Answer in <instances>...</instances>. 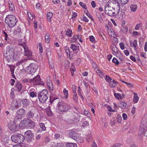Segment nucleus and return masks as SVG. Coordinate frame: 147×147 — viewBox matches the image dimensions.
I'll list each match as a JSON object with an SVG mask.
<instances>
[{
  "mask_svg": "<svg viewBox=\"0 0 147 147\" xmlns=\"http://www.w3.org/2000/svg\"><path fill=\"white\" fill-rule=\"evenodd\" d=\"M119 45L121 49L123 50L124 49V45L122 42H121L119 44Z\"/></svg>",
  "mask_w": 147,
  "mask_h": 147,
  "instance_id": "63",
  "label": "nucleus"
},
{
  "mask_svg": "<svg viewBox=\"0 0 147 147\" xmlns=\"http://www.w3.org/2000/svg\"><path fill=\"white\" fill-rule=\"evenodd\" d=\"M128 28L127 27H123L122 31H123V32L126 33L128 31Z\"/></svg>",
  "mask_w": 147,
  "mask_h": 147,
  "instance_id": "60",
  "label": "nucleus"
},
{
  "mask_svg": "<svg viewBox=\"0 0 147 147\" xmlns=\"http://www.w3.org/2000/svg\"><path fill=\"white\" fill-rule=\"evenodd\" d=\"M69 137L72 139L75 140L78 143H82L83 142L82 139H81L80 141H79V139L78 138V134L75 131H71L70 132L69 134Z\"/></svg>",
  "mask_w": 147,
  "mask_h": 147,
  "instance_id": "8",
  "label": "nucleus"
},
{
  "mask_svg": "<svg viewBox=\"0 0 147 147\" xmlns=\"http://www.w3.org/2000/svg\"><path fill=\"white\" fill-rule=\"evenodd\" d=\"M114 95L115 98L118 99H119L122 98L120 94L119 93L117 94L116 93H114Z\"/></svg>",
  "mask_w": 147,
  "mask_h": 147,
  "instance_id": "43",
  "label": "nucleus"
},
{
  "mask_svg": "<svg viewBox=\"0 0 147 147\" xmlns=\"http://www.w3.org/2000/svg\"><path fill=\"white\" fill-rule=\"evenodd\" d=\"M72 91L73 93H75L76 92V87L75 85H73L72 87Z\"/></svg>",
  "mask_w": 147,
  "mask_h": 147,
  "instance_id": "61",
  "label": "nucleus"
},
{
  "mask_svg": "<svg viewBox=\"0 0 147 147\" xmlns=\"http://www.w3.org/2000/svg\"><path fill=\"white\" fill-rule=\"evenodd\" d=\"M16 122H14L13 121H10L8 123V127L10 130L13 131H16L17 128V125L16 124Z\"/></svg>",
  "mask_w": 147,
  "mask_h": 147,
  "instance_id": "14",
  "label": "nucleus"
},
{
  "mask_svg": "<svg viewBox=\"0 0 147 147\" xmlns=\"http://www.w3.org/2000/svg\"><path fill=\"white\" fill-rule=\"evenodd\" d=\"M49 94L47 90H43L42 91L38 93V97L39 100L42 103H44L47 100Z\"/></svg>",
  "mask_w": 147,
  "mask_h": 147,
  "instance_id": "3",
  "label": "nucleus"
},
{
  "mask_svg": "<svg viewBox=\"0 0 147 147\" xmlns=\"http://www.w3.org/2000/svg\"><path fill=\"white\" fill-rule=\"evenodd\" d=\"M77 39H78L80 42H82L81 35L79 34L78 35H74L73 36V40L75 42Z\"/></svg>",
  "mask_w": 147,
  "mask_h": 147,
  "instance_id": "22",
  "label": "nucleus"
},
{
  "mask_svg": "<svg viewBox=\"0 0 147 147\" xmlns=\"http://www.w3.org/2000/svg\"><path fill=\"white\" fill-rule=\"evenodd\" d=\"M22 103L24 106L26 107L29 105L30 102L28 99H24L22 100Z\"/></svg>",
  "mask_w": 147,
  "mask_h": 147,
  "instance_id": "23",
  "label": "nucleus"
},
{
  "mask_svg": "<svg viewBox=\"0 0 147 147\" xmlns=\"http://www.w3.org/2000/svg\"><path fill=\"white\" fill-rule=\"evenodd\" d=\"M16 87L17 88L18 90L20 91L22 88V85L19 82H17L16 85Z\"/></svg>",
  "mask_w": 147,
  "mask_h": 147,
  "instance_id": "37",
  "label": "nucleus"
},
{
  "mask_svg": "<svg viewBox=\"0 0 147 147\" xmlns=\"http://www.w3.org/2000/svg\"><path fill=\"white\" fill-rule=\"evenodd\" d=\"M22 26L21 25H19L17 29L16 30V32L20 33L21 32Z\"/></svg>",
  "mask_w": 147,
  "mask_h": 147,
  "instance_id": "47",
  "label": "nucleus"
},
{
  "mask_svg": "<svg viewBox=\"0 0 147 147\" xmlns=\"http://www.w3.org/2000/svg\"><path fill=\"white\" fill-rule=\"evenodd\" d=\"M109 83V86L112 88L115 87L117 85V84H118L117 82L113 79H112V80H111Z\"/></svg>",
  "mask_w": 147,
  "mask_h": 147,
  "instance_id": "18",
  "label": "nucleus"
},
{
  "mask_svg": "<svg viewBox=\"0 0 147 147\" xmlns=\"http://www.w3.org/2000/svg\"><path fill=\"white\" fill-rule=\"evenodd\" d=\"M110 5L109 4V2L107 3L105 5V11H106V9L108 7V9H109V10H113L114 9L113 7H112V6H110Z\"/></svg>",
  "mask_w": 147,
  "mask_h": 147,
  "instance_id": "35",
  "label": "nucleus"
},
{
  "mask_svg": "<svg viewBox=\"0 0 147 147\" xmlns=\"http://www.w3.org/2000/svg\"><path fill=\"white\" fill-rule=\"evenodd\" d=\"M63 93L65 95V97L66 99H67L68 96V91L66 89H64L63 90Z\"/></svg>",
  "mask_w": 147,
  "mask_h": 147,
  "instance_id": "40",
  "label": "nucleus"
},
{
  "mask_svg": "<svg viewBox=\"0 0 147 147\" xmlns=\"http://www.w3.org/2000/svg\"><path fill=\"white\" fill-rule=\"evenodd\" d=\"M11 105L12 107H15L16 109L18 108L19 107L17 103V101L16 99L13 100Z\"/></svg>",
  "mask_w": 147,
  "mask_h": 147,
  "instance_id": "29",
  "label": "nucleus"
},
{
  "mask_svg": "<svg viewBox=\"0 0 147 147\" xmlns=\"http://www.w3.org/2000/svg\"><path fill=\"white\" fill-rule=\"evenodd\" d=\"M10 69L11 74H13L14 70V67L13 66H10Z\"/></svg>",
  "mask_w": 147,
  "mask_h": 147,
  "instance_id": "55",
  "label": "nucleus"
},
{
  "mask_svg": "<svg viewBox=\"0 0 147 147\" xmlns=\"http://www.w3.org/2000/svg\"><path fill=\"white\" fill-rule=\"evenodd\" d=\"M130 45L131 47H134V48L136 49L137 46V40H135L133 42L132 41L130 42Z\"/></svg>",
  "mask_w": 147,
  "mask_h": 147,
  "instance_id": "27",
  "label": "nucleus"
},
{
  "mask_svg": "<svg viewBox=\"0 0 147 147\" xmlns=\"http://www.w3.org/2000/svg\"><path fill=\"white\" fill-rule=\"evenodd\" d=\"M108 33L109 36H111L112 37H114L115 32L113 29H108Z\"/></svg>",
  "mask_w": 147,
  "mask_h": 147,
  "instance_id": "34",
  "label": "nucleus"
},
{
  "mask_svg": "<svg viewBox=\"0 0 147 147\" xmlns=\"http://www.w3.org/2000/svg\"><path fill=\"white\" fill-rule=\"evenodd\" d=\"M134 98L133 101L134 103H136L137 102L138 100V94H137L135 93H134Z\"/></svg>",
  "mask_w": 147,
  "mask_h": 147,
  "instance_id": "41",
  "label": "nucleus"
},
{
  "mask_svg": "<svg viewBox=\"0 0 147 147\" xmlns=\"http://www.w3.org/2000/svg\"><path fill=\"white\" fill-rule=\"evenodd\" d=\"M57 109L61 112H65L67 111L70 109V107L65 105L63 103L59 102L57 105Z\"/></svg>",
  "mask_w": 147,
  "mask_h": 147,
  "instance_id": "6",
  "label": "nucleus"
},
{
  "mask_svg": "<svg viewBox=\"0 0 147 147\" xmlns=\"http://www.w3.org/2000/svg\"><path fill=\"white\" fill-rule=\"evenodd\" d=\"M39 50L40 53H42V44L41 43H39Z\"/></svg>",
  "mask_w": 147,
  "mask_h": 147,
  "instance_id": "53",
  "label": "nucleus"
},
{
  "mask_svg": "<svg viewBox=\"0 0 147 147\" xmlns=\"http://www.w3.org/2000/svg\"><path fill=\"white\" fill-rule=\"evenodd\" d=\"M112 62L117 65H118L119 64V62L115 58H113L112 60Z\"/></svg>",
  "mask_w": 147,
  "mask_h": 147,
  "instance_id": "56",
  "label": "nucleus"
},
{
  "mask_svg": "<svg viewBox=\"0 0 147 147\" xmlns=\"http://www.w3.org/2000/svg\"><path fill=\"white\" fill-rule=\"evenodd\" d=\"M78 96L76 94L73 96V100L75 102H76L78 100Z\"/></svg>",
  "mask_w": 147,
  "mask_h": 147,
  "instance_id": "52",
  "label": "nucleus"
},
{
  "mask_svg": "<svg viewBox=\"0 0 147 147\" xmlns=\"http://www.w3.org/2000/svg\"><path fill=\"white\" fill-rule=\"evenodd\" d=\"M34 116V113L31 111H29L26 115L27 119H32Z\"/></svg>",
  "mask_w": 147,
  "mask_h": 147,
  "instance_id": "19",
  "label": "nucleus"
},
{
  "mask_svg": "<svg viewBox=\"0 0 147 147\" xmlns=\"http://www.w3.org/2000/svg\"><path fill=\"white\" fill-rule=\"evenodd\" d=\"M19 45L22 46L24 50V55L28 57V59H31L32 56V53L31 51L28 49L26 45V43L25 42L19 43Z\"/></svg>",
  "mask_w": 147,
  "mask_h": 147,
  "instance_id": "5",
  "label": "nucleus"
},
{
  "mask_svg": "<svg viewBox=\"0 0 147 147\" xmlns=\"http://www.w3.org/2000/svg\"><path fill=\"white\" fill-rule=\"evenodd\" d=\"M11 138L14 142L17 143H21L24 141V137L21 134H17L12 136Z\"/></svg>",
  "mask_w": 147,
  "mask_h": 147,
  "instance_id": "4",
  "label": "nucleus"
},
{
  "mask_svg": "<svg viewBox=\"0 0 147 147\" xmlns=\"http://www.w3.org/2000/svg\"><path fill=\"white\" fill-rule=\"evenodd\" d=\"M25 138L28 142L30 141L33 138V135L30 130H29L25 133Z\"/></svg>",
  "mask_w": 147,
  "mask_h": 147,
  "instance_id": "11",
  "label": "nucleus"
},
{
  "mask_svg": "<svg viewBox=\"0 0 147 147\" xmlns=\"http://www.w3.org/2000/svg\"><path fill=\"white\" fill-rule=\"evenodd\" d=\"M79 4L81 7L86 9H87V7H86V4L85 3H83L82 2H80L79 3Z\"/></svg>",
  "mask_w": 147,
  "mask_h": 147,
  "instance_id": "50",
  "label": "nucleus"
},
{
  "mask_svg": "<svg viewBox=\"0 0 147 147\" xmlns=\"http://www.w3.org/2000/svg\"><path fill=\"white\" fill-rule=\"evenodd\" d=\"M53 13L52 12H49L47 13V19L49 22H51V18L53 17Z\"/></svg>",
  "mask_w": 147,
  "mask_h": 147,
  "instance_id": "32",
  "label": "nucleus"
},
{
  "mask_svg": "<svg viewBox=\"0 0 147 147\" xmlns=\"http://www.w3.org/2000/svg\"><path fill=\"white\" fill-rule=\"evenodd\" d=\"M17 20L15 16L13 15H7L5 20V22L9 27H13L16 24Z\"/></svg>",
  "mask_w": 147,
  "mask_h": 147,
  "instance_id": "2",
  "label": "nucleus"
},
{
  "mask_svg": "<svg viewBox=\"0 0 147 147\" xmlns=\"http://www.w3.org/2000/svg\"><path fill=\"white\" fill-rule=\"evenodd\" d=\"M78 95L80 96L82 100H84V98L83 96L82 95V92L81 90H80V88L79 86L78 88Z\"/></svg>",
  "mask_w": 147,
  "mask_h": 147,
  "instance_id": "38",
  "label": "nucleus"
},
{
  "mask_svg": "<svg viewBox=\"0 0 147 147\" xmlns=\"http://www.w3.org/2000/svg\"><path fill=\"white\" fill-rule=\"evenodd\" d=\"M47 84L49 92L52 93L53 92L54 88L51 80H50V77L49 76L47 78Z\"/></svg>",
  "mask_w": 147,
  "mask_h": 147,
  "instance_id": "12",
  "label": "nucleus"
},
{
  "mask_svg": "<svg viewBox=\"0 0 147 147\" xmlns=\"http://www.w3.org/2000/svg\"><path fill=\"white\" fill-rule=\"evenodd\" d=\"M20 144V145H18L20 147H26V145L25 143L22 142Z\"/></svg>",
  "mask_w": 147,
  "mask_h": 147,
  "instance_id": "64",
  "label": "nucleus"
},
{
  "mask_svg": "<svg viewBox=\"0 0 147 147\" xmlns=\"http://www.w3.org/2000/svg\"><path fill=\"white\" fill-rule=\"evenodd\" d=\"M36 94H35L34 92H31L30 93V96L32 97H35L36 96Z\"/></svg>",
  "mask_w": 147,
  "mask_h": 147,
  "instance_id": "57",
  "label": "nucleus"
},
{
  "mask_svg": "<svg viewBox=\"0 0 147 147\" xmlns=\"http://www.w3.org/2000/svg\"><path fill=\"white\" fill-rule=\"evenodd\" d=\"M113 10H109L108 7L106 9V11H105V14H107L111 16H116V14L113 11Z\"/></svg>",
  "mask_w": 147,
  "mask_h": 147,
  "instance_id": "16",
  "label": "nucleus"
},
{
  "mask_svg": "<svg viewBox=\"0 0 147 147\" xmlns=\"http://www.w3.org/2000/svg\"><path fill=\"white\" fill-rule=\"evenodd\" d=\"M110 6H112L114 10H119L120 9V4L119 2L116 0H111L109 2Z\"/></svg>",
  "mask_w": 147,
  "mask_h": 147,
  "instance_id": "7",
  "label": "nucleus"
},
{
  "mask_svg": "<svg viewBox=\"0 0 147 147\" xmlns=\"http://www.w3.org/2000/svg\"><path fill=\"white\" fill-rule=\"evenodd\" d=\"M25 110L22 108H21L17 111L16 114H19L22 116L25 114Z\"/></svg>",
  "mask_w": 147,
  "mask_h": 147,
  "instance_id": "28",
  "label": "nucleus"
},
{
  "mask_svg": "<svg viewBox=\"0 0 147 147\" xmlns=\"http://www.w3.org/2000/svg\"><path fill=\"white\" fill-rule=\"evenodd\" d=\"M65 51L66 53L67 54L68 52L69 53V56L70 57V52L69 51V47H67L65 48Z\"/></svg>",
  "mask_w": 147,
  "mask_h": 147,
  "instance_id": "59",
  "label": "nucleus"
},
{
  "mask_svg": "<svg viewBox=\"0 0 147 147\" xmlns=\"http://www.w3.org/2000/svg\"><path fill=\"white\" fill-rule=\"evenodd\" d=\"M96 15L97 18L99 19V20L100 22H102V17L100 14L99 13H98L96 14Z\"/></svg>",
  "mask_w": 147,
  "mask_h": 147,
  "instance_id": "51",
  "label": "nucleus"
},
{
  "mask_svg": "<svg viewBox=\"0 0 147 147\" xmlns=\"http://www.w3.org/2000/svg\"><path fill=\"white\" fill-rule=\"evenodd\" d=\"M119 107L123 109L126 108L127 107V104L125 102H120L118 104Z\"/></svg>",
  "mask_w": 147,
  "mask_h": 147,
  "instance_id": "20",
  "label": "nucleus"
},
{
  "mask_svg": "<svg viewBox=\"0 0 147 147\" xmlns=\"http://www.w3.org/2000/svg\"><path fill=\"white\" fill-rule=\"evenodd\" d=\"M26 125L27 128L29 129H33L36 125L35 122L31 119H26Z\"/></svg>",
  "mask_w": 147,
  "mask_h": 147,
  "instance_id": "10",
  "label": "nucleus"
},
{
  "mask_svg": "<svg viewBox=\"0 0 147 147\" xmlns=\"http://www.w3.org/2000/svg\"><path fill=\"white\" fill-rule=\"evenodd\" d=\"M113 49L114 50V53H113L117 57L121 56V52L119 51L115 45L113 46Z\"/></svg>",
  "mask_w": 147,
  "mask_h": 147,
  "instance_id": "17",
  "label": "nucleus"
},
{
  "mask_svg": "<svg viewBox=\"0 0 147 147\" xmlns=\"http://www.w3.org/2000/svg\"><path fill=\"white\" fill-rule=\"evenodd\" d=\"M92 66L97 74H100L101 71L98 68H97V65L94 62L92 63Z\"/></svg>",
  "mask_w": 147,
  "mask_h": 147,
  "instance_id": "25",
  "label": "nucleus"
},
{
  "mask_svg": "<svg viewBox=\"0 0 147 147\" xmlns=\"http://www.w3.org/2000/svg\"><path fill=\"white\" fill-rule=\"evenodd\" d=\"M14 50V47L11 45L7 47L6 52L4 55L7 63L12 62L15 59Z\"/></svg>",
  "mask_w": 147,
  "mask_h": 147,
  "instance_id": "1",
  "label": "nucleus"
},
{
  "mask_svg": "<svg viewBox=\"0 0 147 147\" xmlns=\"http://www.w3.org/2000/svg\"><path fill=\"white\" fill-rule=\"evenodd\" d=\"M41 78L40 76L38 75L36 77H34L32 79L29 80V82L30 83L33 82L36 84L42 85L41 83Z\"/></svg>",
  "mask_w": 147,
  "mask_h": 147,
  "instance_id": "9",
  "label": "nucleus"
},
{
  "mask_svg": "<svg viewBox=\"0 0 147 147\" xmlns=\"http://www.w3.org/2000/svg\"><path fill=\"white\" fill-rule=\"evenodd\" d=\"M128 0H121V2H120L119 3L120 4H125L127 3Z\"/></svg>",
  "mask_w": 147,
  "mask_h": 147,
  "instance_id": "58",
  "label": "nucleus"
},
{
  "mask_svg": "<svg viewBox=\"0 0 147 147\" xmlns=\"http://www.w3.org/2000/svg\"><path fill=\"white\" fill-rule=\"evenodd\" d=\"M27 60L28 59H22L17 63L16 65L17 66H19L20 65L26 62Z\"/></svg>",
  "mask_w": 147,
  "mask_h": 147,
  "instance_id": "30",
  "label": "nucleus"
},
{
  "mask_svg": "<svg viewBox=\"0 0 147 147\" xmlns=\"http://www.w3.org/2000/svg\"><path fill=\"white\" fill-rule=\"evenodd\" d=\"M46 54L47 57L51 56V53L50 49H47L46 50Z\"/></svg>",
  "mask_w": 147,
  "mask_h": 147,
  "instance_id": "49",
  "label": "nucleus"
},
{
  "mask_svg": "<svg viewBox=\"0 0 147 147\" xmlns=\"http://www.w3.org/2000/svg\"><path fill=\"white\" fill-rule=\"evenodd\" d=\"M73 51H76L77 50L78 47H77L74 44H72L70 47Z\"/></svg>",
  "mask_w": 147,
  "mask_h": 147,
  "instance_id": "44",
  "label": "nucleus"
},
{
  "mask_svg": "<svg viewBox=\"0 0 147 147\" xmlns=\"http://www.w3.org/2000/svg\"><path fill=\"white\" fill-rule=\"evenodd\" d=\"M23 116L19 114H16V116L14 118V122H17L18 120L22 119Z\"/></svg>",
  "mask_w": 147,
  "mask_h": 147,
  "instance_id": "24",
  "label": "nucleus"
},
{
  "mask_svg": "<svg viewBox=\"0 0 147 147\" xmlns=\"http://www.w3.org/2000/svg\"><path fill=\"white\" fill-rule=\"evenodd\" d=\"M66 146V147H77V144L72 143H67Z\"/></svg>",
  "mask_w": 147,
  "mask_h": 147,
  "instance_id": "33",
  "label": "nucleus"
},
{
  "mask_svg": "<svg viewBox=\"0 0 147 147\" xmlns=\"http://www.w3.org/2000/svg\"><path fill=\"white\" fill-rule=\"evenodd\" d=\"M26 119H24L21 122L19 125V126L20 128L22 129L23 128H27L26 124Z\"/></svg>",
  "mask_w": 147,
  "mask_h": 147,
  "instance_id": "15",
  "label": "nucleus"
},
{
  "mask_svg": "<svg viewBox=\"0 0 147 147\" xmlns=\"http://www.w3.org/2000/svg\"><path fill=\"white\" fill-rule=\"evenodd\" d=\"M117 119L119 123H121L122 119L120 116L118 115L117 116Z\"/></svg>",
  "mask_w": 147,
  "mask_h": 147,
  "instance_id": "48",
  "label": "nucleus"
},
{
  "mask_svg": "<svg viewBox=\"0 0 147 147\" xmlns=\"http://www.w3.org/2000/svg\"><path fill=\"white\" fill-rule=\"evenodd\" d=\"M92 139V137L91 134H88L87 135L86 140L87 142H88L90 140H91Z\"/></svg>",
  "mask_w": 147,
  "mask_h": 147,
  "instance_id": "46",
  "label": "nucleus"
},
{
  "mask_svg": "<svg viewBox=\"0 0 147 147\" xmlns=\"http://www.w3.org/2000/svg\"><path fill=\"white\" fill-rule=\"evenodd\" d=\"M9 7L10 11H12L15 10L14 5L11 2L9 3Z\"/></svg>",
  "mask_w": 147,
  "mask_h": 147,
  "instance_id": "31",
  "label": "nucleus"
},
{
  "mask_svg": "<svg viewBox=\"0 0 147 147\" xmlns=\"http://www.w3.org/2000/svg\"><path fill=\"white\" fill-rule=\"evenodd\" d=\"M89 37L90 40L91 41L93 42L95 41V38L93 36H90Z\"/></svg>",
  "mask_w": 147,
  "mask_h": 147,
  "instance_id": "62",
  "label": "nucleus"
},
{
  "mask_svg": "<svg viewBox=\"0 0 147 147\" xmlns=\"http://www.w3.org/2000/svg\"><path fill=\"white\" fill-rule=\"evenodd\" d=\"M137 7V5L134 4H131L130 6V10L133 12L135 11Z\"/></svg>",
  "mask_w": 147,
  "mask_h": 147,
  "instance_id": "26",
  "label": "nucleus"
},
{
  "mask_svg": "<svg viewBox=\"0 0 147 147\" xmlns=\"http://www.w3.org/2000/svg\"><path fill=\"white\" fill-rule=\"evenodd\" d=\"M72 32L71 30L68 29L66 32V34L68 37H71L72 36Z\"/></svg>",
  "mask_w": 147,
  "mask_h": 147,
  "instance_id": "39",
  "label": "nucleus"
},
{
  "mask_svg": "<svg viewBox=\"0 0 147 147\" xmlns=\"http://www.w3.org/2000/svg\"><path fill=\"white\" fill-rule=\"evenodd\" d=\"M31 66H28L27 67L26 71L27 74H34L35 72V69L33 70Z\"/></svg>",
  "mask_w": 147,
  "mask_h": 147,
  "instance_id": "21",
  "label": "nucleus"
},
{
  "mask_svg": "<svg viewBox=\"0 0 147 147\" xmlns=\"http://www.w3.org/2000/svg\"><path fill=\"white\" fill-rule=\"evenodd\" d=\"M141 130L142 132L147 128V119L143 118L141 121L140 124Z\"/></svg>",
  "mask_w": 147,
  "mask_h": 147,
  "instance_id": "13",
  "label": "nucleus"
},
{
  "mask_svg": "<svg viewBox=\"0 0 147 147\" xmlns=\"http://www.w3.org/2000/svg\"><path fill=\"white\" fill-rule=\"evenodd\" d=\"M105 79L106 81L108 82H110L111 80H112V78L107 75L105 77Z\"/></svg>",
  "mask_w": 147,
  "mask_h": 147,
  "instance_id": "45",
  "label": "nucleus"
},
{
  "mask_svg": "<svg viewBox=\"0 0 147 147\" xmlns=\"http://www.w3.org/2000/svg\"><path fill=\"white\" fill-rule=\"evenodd\" d=\"M45 39L46 42L48 43L50 41V38L49 34H46L45 35Z\"/></svg>",
  "mask_w": 147,
  "mask_h": 147,
  "instance_id": "36",
  "label": "nucleus"
},
{
  "mask_svg": "<svg viewBox=\"0 0 147 147\" xmlns=\"http://www.w3.org/2000/svg\"><path fill=\"white\" fill-rule=\"evenodd\" d=\"M39 126L41 129H42V130H45L46 128L45 127L44 124L43 123H39Z\"/></svg>",
  "mask_w": 147,
  "mask_h": 147,
  "instance_id": "42",
  "label": "nucleus"
},
{
  "mask_svg": "<svg viewBox=\"0 0 147 147\" xmlns=\"http://www.w3.org/2000/svg\"><path fill=\"white\" fill-rule=\"evenodd\" d=\"M86 15L90 18L92 21H94V20L92 18V17L89 13L88 11H86Z\"/></svg>",
  "mask_w": 147,
  "mask_h": 147,
  "instance_id": "54",
  "label": "nucleus"
}]
</instances>
